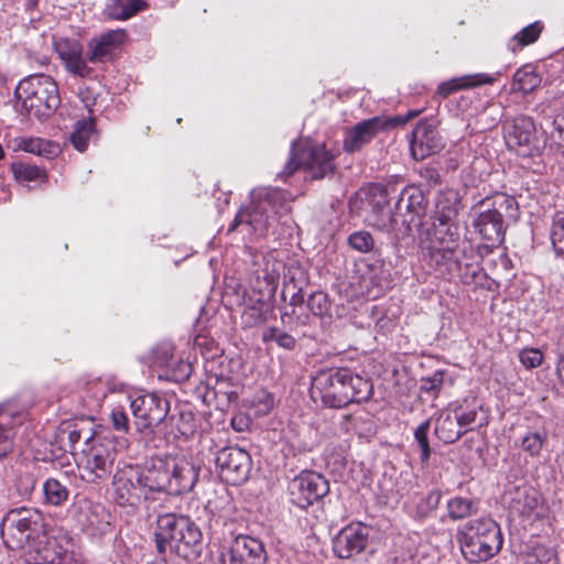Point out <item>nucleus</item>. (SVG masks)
I'll use <instances>...</instances> for the list:
<instances>
[{"mask_svg":"<svg viewBox=\"0 0 564 564\" xmlns=\"http://www.w3.org/2000/svg\"><path fill=\"white\" fill-rule=\"evenodd\" d=\"M45 501L52 506H61L68 498V489L57 479L50 478L43 485Z\"/></svg>","mask_w":564,"mask_h":564,"instance_id":"40","label":"nucleus"},{"mask_svg":"<svg viewBox=\"0 0 564 564\" xmlns=\"http://www.w3.org/2000/svg\"><path fill=\"white\" fill-rule=\"evenodd\" d=\"M116 455L113 437L101 434L87 436L78 462L82 478L93 484L106 480L111 474Z\"/></svg>","mask_w":564,"mask_h":564,"instance_id":"6","label":"nucleus"},{"mask_svg":"<svg viewBox=\"0 0 564 564\" xmlns=\"http://www.w3.org/2000/svg\"><path fill=\"white\" fill-rule=\"evenodd\" d=\"M219 477L227 484L238 486L245 482L251 470V457L238 446L219 449L215 457Z\"/></svg>","mask_w":564,"mask_h":564,"instance_id":"14","label":"nucleus"},{"mask_svg":"<svg viewBox=\"0 0 564 564\" xmlns=\"http://www.w3.org/2000/svg\"><path fill=\"white\" fill-rule=\"evenodd\" d=\"M519 358L525 368L531 369L541 365L543 356L539 349L530 348L521 350Z\"/></svg>","mask_w":564,"mask_h":564,"instance_id":"50","label":"nucleus"},{"mask_svg":"<svg viewBox=\"0 0 564 564\" xmlns=\"http://www.w3.org/2000/svg\"><path fill=\"white\" fill-rule=\"evenodd\" d=\"M529 564H558L555 553L551 550H539L530 557Z\"/></svg>","mask_w":564,"mask_h":564,"instance_id":"54","label":"nucleus"},{"mask_svg":"<svg viewBox=\"0 0 564 564\" xmlns=\"http://www.w3.org/2000/svg\"><path fill=\"white\" fill-rule=\"evenodd\" d=\"M467 403L468 400L464 399L462 402L456 401L449 404L453 414L455 415L462 430H465V433L469 430H473L471 425L476 422L478 410L481 408L477 404L469 406Z\"/></svg>","mask_w":564,"mask_h":564,"instance_id":"34","label":"nucleus"},{"mask_svg":"<svg viewBox=\"0 0 564 564\" xmlns=\"http://www.w3.org/2000/svg\"><path fill=\"white\" fill-rule=\"evenodd\" d=\"M556 373L560 380L564 383V354L561 355L557 367H556Z\"/></svg>","mask_w":564,"mask_h":564,"instance_id":"57","label":"nucleus"},{"mask_svg":"<svg viewBox=\"0 0 564 564\" xmlns=\"http://www.w3.org/2000/svg\"><path fill=\"white\" fill-rule=\"evenodd\" d=\"M184 367H185L187 370H189V365H187V364H186V365H184Z\"/></svg>","mask_w":564,"mask_h":564,"instance_id":"61","label":"nucleus"},{"mask_svg":"<svg viewBox=\"0 0 564 564\" xmlns=\"http://www.w3.org/2000/svg\"><path fill=\"white\" fill-rule=\"evenodd\" d=\"M21 421L20 414L0 406V460L12 452L17 433L15 429Z\"/></svg>","mask_w":564,"mask_h":564,"instance_id":"26","label":"nucleus"},{"mask_svg":"<svg viewBox=\"0 0 564 564\" xmlns=\"http://www.w3.org/2000/svg\"><path fill=\"white\" fill-rule=\"evenodd\" d=\"M15 97L22 108L37 118L48 117L59 105L56 83L47 75H32L19 83Z\"/></svg>","mask_w":564,"mask_h":564,"instance_id":"7","label":"nucleus"},{"mask_svg":"<svg viewBox=\"0 0 564 564\" xmlns=\"http://www.w3.org/2000/svg\"><path fill=\"white\" fill-rule=\"evenodd\" d=\"M505 129L506 143L510 149L518 151L520 148L530 147L534 139L535 126L529 117L518 116Z\"/></svg>","mask_w":564,"mask_h":564,"instance_id":"25","label":"nucleus"},{"mask_svg":"<svg viewBox=\"0 0 564 564\" xmlns=\"http://www.w3.org/2000/svg\"><path fill=\"white\" fill-rule=\"evenodd\" d=\"M267 553L263 543L250 535H238L221 555V564H264Z\"/></svg>","mask_w":564,"mask_h":564,"instance_id":"17","label":"nucleus"},{"mask_svg":"<svg viewBox=\"0 0 564 564\" xmlns=\"http://www.w3.org/2000/svg\"><path fill=\"white\" fill-rule=\"evenodd\" d=\"M556 126V131L560 135V139L564 142V117H561L554 121Z\"/></svg>","mask_w":564,"mask_h":564,"instance_id":"58","label":"nucleus"},{"mask_svg":"<svg viewBox=\"0 0 564 564\" xmlns=\"http://www.w3.org/2000/svg\"><path fill=\"white\" fill-rule=\"evenodd\" d=\"M444 380L443 371H435L431 377L423 378L421 381V390L426 393L438 394Z\"/></svg>","mask_w":564,"mask_h":564,"instance_id":"49","label":"nucleus"},{"mask_svg":"<svg viewBox=\"0 0 564 564\" xmlns=\"http://www.w3.org/2000/svg\"><path fill=\"white\" fill-rule=\"evenodd\" d=\"M268 304L261 297L249 299L242 313V323L248 327H253L265 322Z\"/></svg>","mask_w":564,"mask_h":564,"instance_id":"35","label":"nucleus"},{"mask_svg":"<svg viewBox=\"0 0 564 564\" xmlns=\"http://www.w3.org/2000/svg\"><path fill=\"white\" fill-rule=\"evenodd\" d=\"M456 541L465 560L476 563L494 557L502 547V534L496 521L479 518L458 528Z\"/></svg>","mask_w":564,"mask_h":564,"instance_id":"5","label":"nucleus"},{"mask_svg":"<svg viewBox=\"0 0 564 564\" xmlns=\"http://www.w3.org/2000/svg\"><path fill=\"white\" fill-rule=\"evenodd\" d=\"M373 191V196L378 197V199L372 205V212L369 217V221L372 224V226L382 231H391L395 227L397 219L394 218L388 205L387 192L379 187H376Z\"/></svg>","mask_w":564,"mask_h":564,"instance_id":"27","label":"nucleus"},{"mask_svg":"<svg viewBox=\"0 0 564 564\" xmlns=\"http://www.w3.org/2000/svg\"><path fill=\"white\" fill-rule=\"evenodd\" d=\"M250 205L236 215L228 231L243 226L248 232L262 237L279 219L290 212L286 194L278 188L259 187L250 194Z\"/></svg>","mask_w":564,"mask_h":564,"instance_id":"2","label":"nucleus"},{"mask_svg":"<svg viewBox=\"0 0 564 564\" xmlns=\"http://www.w3.org/2000/svg\"><path fill=\"white\" fill-rule=\"evenodd\" d=\"M170 352H171V351H170V349H166V350L164 351V359H163V360H161V359H159V358L156 359V362H158L161 367H167V368H169V367H171V362H170V360H169Z\"/></svg>","mask_w":564,"mask_h":564,"instance_id":"59","label":"nucleus"},{"mask_svg":"<svg viewBox=\"0 0 564 564\" xmlns=\"http://www.w3.org/2000/svg\"><path fill=\"white\" fill-rule=\"evenodd\" d=\"M75 519L83 530L89 534H105L110 529L111 516L99 502L80 499L75 506Z\"/></svg>","mask_w":564,"mask_h":564,"instance_id":"18","label":"nucleus"},{"mask_svg":"<svg viewBox=\"0 0 564 564\" xmlns=\"http://www.w3.org/2000/svg\"><path fill=\"white\" fill-rule=\"evenodd\" d=\"M544 441L545 437L541 433L533 432L523 437L521 446L522 449L528 452L531 456H536L540 454Z\"/></svg>","mask_w":564,"mask_h":564,"instance_id":"48","label":"nucleus"},{"mask_svg":"<svg viewBox=\"0 0 564 564\" xmlns=\"http://www.w3.org/2000/svg\"><path fill=\"white\" fill-rule=\"evenodd\" d=\"M431 427V421L425 420L414 431V438L421 449V462L426 464L430 459L431 448L427 434Z\"/></svg>","mask_w":564,"mask_h":564,"instance_id":"44","label":"nucleus"},{"mask_svg":"<svg viewBox=\"0 0 564 564\" xmlns=\"http://www.w3.org/2000/svg\"><path fill=\"white\" fill-rule=\"evenodd\" d=\"M42 514L30 508L10 510L1 523V536L9 549L26 546L40 535Z\"/></svg>","mask_w":564,"mask_h":564,"instance_id":"9","label":"nucleus"},{"mask_svg":"<svg viewBox=\"0 0 564 564\" xmlns=\"http://www.w3.org/2000/svg\"><path fill=\"white\" fill-rule=\"evenodd\" d=\"M93 132L94 121L91 119L77 121L70 135L74 148L84 152L88 147Z\"/></svg>","mask_w":564,"mask_h":564,"instance_id":"39","label":"nucleus"},{"mask_svg":"<svg viewBox=\"0 0 564 564\" xmlns=\"http://www.w3.org/2000/svg\"><path fill=\"white\" fill-rule=\"evenodd\" d=\"M165 468L166 494L188 492L198 480L199 467L185 456H166Z\"/></svg>","mask_w":564,"mask_h":564,"instance_id":"16","label":"nucleus"},{"mask_svg":"<svg viewBox=\"0 0 564 564\" xmlns=\"http://www.w3.org/2000/svg\"><path fill=\"white\" fill-rule=\"evenodd\" d=\"M142 480L148 492H166V468L165 457L152 460L141 467Z\"/></svg>","mask_w":564,"mask_h":564,"instance_id":"28","label":"nucleus"},{"mask_svg":"<svg viewBox=\"0 0 564 564\" xmlns=\"http://www.w3.org/2000/svg\"><path fill=\"white\" fill-rule=\"evenodd\" d=\"M419 113H420V111H417V110H410V111H408V113L405 116L398 115V116H394V117H391V118H387V120H388V128L403 126L409 120H411L414 117H416Z\"/></svg>","mask_w":564,"mask_h":564,"instance_id":"55","label":"nucleus"},{"mask_svg":"<svg viewBox=\"0 0 564 564\" xmlns=\"http://www.w3.org/2000/svg\"><path fill=\"white\" fill-rule=\"evenodd\" d=\"M262 340L264 343L275 341L279 347L288 350L294 349L296 345V340L292 335L281 332L275 327L267 328L262 334Z\"/></svg>","mask_w":564,"mask_h":564,"instance_id":"43","label":"nucleus"},{"mask_svg":"<svg viewBox=\"0 0 564 564\" xmlns=\"http://www.w3.org/2000/svg\"><path fill=\"white\" fill-rule=\"evenodd\" d=\"M492 80L494 79L490 76L485 74L476 75L473 77L464 76L460 78H453L442 83L437 88V93L446 97L456 90L478 86L480 84H490L492 83Z\"/></svg>","mask_w":564,"mask_h":564,"instance_id":"32","label":"nucleus"},{"mask_svg":"<svg viewBox=\"0 0 564 564\" xmlns=\"http://www.w3.org/2000/svg\"><path fill=\"white\" fill-rule=\"evenodd\" d=\"M551 241L558 256L564 254V212H557L553 217Z\"/></svg>","mask_w":564,"mask_h":564,"instance_id":"42","label":"nucleus"},{"mask_svg":"<svg viewBox=\"0 0 564 564\" xmlns=\"http://www.w3.org/2000/svg\"><path fill=\"white\" fill-rule=\"evenodd\" d=\"M307 307L313 315L323 317L329 313L330 301L324 292H314L307 299Z\"/></svg>","mask_w":564,"mask_h":564,"instance_id":"45","label":"nucleus"},{"mask_svg":"<svg viewBox=\"0 0 564 564\" xmlns=\"http://www.w3.org/2000/svg\"><path fill=\"white\" fill-rule=\"evenodd\" d=\"M300 167H303L314 180L323 178L333 173L335 169L334 155L326 150L324 144L293 142L291 159L286 163L283 174L292 175Z\"/></svg>","mask_w":564,"mask_h":564,"instance_id":"10","label":"nucleus"},{"mask_svg":"<svg viewBox=\"0 0 564 564\" xmlns=\"http://www.w3.org/2000/svg\"><path fill=\"white\" fill-rule=\"evenodd\" d=\"M112 498L120 507L138 509L149 499V492L142 480L141 466L126 464L119 467L112 479Z\"/></svg>","mask_w":564,"mask_h":564,"instance_id":"12","label":"nucleus"},{"mask_svg":"<svg viewBox=\"0 0 564 564\" xmlns=\"http://www.w3.org/2000/svg\"><path fill=\"white\" fill-rule=\"evenodd\" d=\"M421 245L431 265L437 268L447 267L453 261L458 264L456 252L460 246L465 258L473 252L467 248L468 241L460 242L459 225L451 220L433 219L431 227L421 234Z\"/></svg>","mask_w":564,"mask_h":564,"instance_id":"4","label":"nucleus"},{"mask_svg":"<svg viewBox=\"0 0 564 564\" xmlns=\"http://www.w3.org/2000/svg\"><path fill=\"white\" fill-rule=\"evenodd\" d=\"M434 432L445 444H452L465 434L449 406L440 413Z\"/></svg>","mask_w":564,"mask_h":564,"instance_id":"29","label":"nucleus"},{"mask_svg":"<svg viewBox=\"0 0 564 564\" xmlns=\"http://www.w3.org/2000/svg\"><path fill=\"white\" fill-rule=\"evenodd\" d=\"M460 209V196L455 189H446L436 198L433 219L456 221Z\"/></svg>","mask_w":564,"mask_h":564,"instance_id":"30","label":"nucleus"},{"mask_svg":"<svg viewBox=\"0 0 564 564\" xmlns=\"http://www.w3.org/2000/svg\"><path fill=\"white\" fill-rule=\"evenodd\" d=\"M541 83L535 70L530 66H523L518 69L513 76L512 90L529 94L533 91Z\"/></svg>","mask_w":564,"mask_h":564,"instance_id":"36","label":"nucleus"},{"mask_svg":"<svg viewBox=\"0 0 564 564\" xmlns=\"http://www.w3.org/2000/svg\"><path fill=\"white\" fill-rule=\"evenodd\" d=\"M349 246L359 251L368 252L373 248V238L367 231H356L348 238Z\"/></svg>","mask_w":564,"mask_h":564,"instance_id":"47","label":"nucleus"},{"mask_svg":"<svg viewBox=\"0 0 564 564\" xmlns=\"http://www.w3.org/2000/svg\"><path fill=\"white\" fill-rule=\"evenodd\" d=\"M442 148L443 143L437 131L426 122L417 123L410 141L412 156L415 160H423Z\"/></svg>","mask_w":564,"mask_h":564,"instance_id":"23","label":"nucleus"},{"mask_svg":"<svg viewBox=\"0 0 564 564\" xmlns=\"http://www.w3.org/2000/svg\"><path fill=\"white\" fill-rule=\"evenodd\" d=\"M25 560L29 564H84L82 554L66 534L37 535L28 545Z\"/></svg>","mask_w":564,"mask_h":564,"instance_id":"8","label":"nucleus"},{"mask_svg":"<svg viewBox=\"0 0 564 564\" xmlns=\"http://www.w3.org/2000/svg\"><path fill=\"white\" fill-rule=\"evenodd\" d=\"M514 200L505 195L480 200L473 210L476 215L473 226L480 237L492 245L500 243L505 237L502 208H509Z\"/></svg>","mask_w":564,"mask_h":564,"instance_id":"11","label":"nucleus"},{"mask_svg":"<svg viewBox=\"0 0 564 564\" xmlns=\"http://www.w3.org/2000/svg\"><path fill=\"white\" fill-rule=\"evenodd\" d=\"M19 147L25 152L43 156L55 155L58 152V144L41 138H23Z\"/></svg>","mask_w":564,"mask_h":564,"instance_id":"38","label":"nucleus"},{"mask_svg":"<svg viewBox=\"0 0 564 564\" xmlns=\"http://www.w3.org/2000/svg\"><path fill=\"white\" fill-rule=\"evenodd\" d=\"M563 257H564V253H563Z\"/></svg>","mask_w":564,"mask_h":564,"instance_id":"62","label":"nucleus"},{"mask_svg":"<svg viewBox=\"0 0 564 564\" xmlns=\"http://www.w3.org/2000/svg\"><path fill=\"white\" fill-rule=\"evenodd\" d=\"M124 398L126 402L130 404L139 431L152 430L163 423L167 417L170 403L161 395L148 393L138 395L132 400H130L129 397Z\"/></svg>","mask_w":564,"mask_h":564,"instance_id":"13","label":"nucleus"},{"mask_svg":"<svg viewBox=\"0 0 564 564\" xmlns=\"http://www.w3.org/2000/svg\"><path fill=\"white\" fill-rule=\"evenodd\" d=\"M54 47L67 72L82 78L93 75L94 70L88 65L87 56H84V47L79 41L59 39L54 43Z\"/></svg>","mask_w":564,"mask_h":564,"instance_id":"21","label":"nucleus"},{"mask_svg":"<svg viewBox=\"0 0 564 564\" xmlns=\"http://www.w3.org/2000/svg\"><path fill=\"white\" fill-rule=\"evenodd\" d=\"M11 170L14 178L21 184L35 181L44 182L47 177L44 170L25 162L12 163Z\"/></svg>","mask_w":564,"mask_h":564,"instance_id":"37","label":"nucleus"},{"mask_svg":"<svg viewBox=\"0 0 564 564\" xmlns=\"http://www.w3.org/2000/svg\"><path fill=\"white\" fill-rule=\"evenodd\" d=\"M542 30H543V25L538 21L523 28L511 40V42L509 44L510 48L514 52L518 48H521L525 45H530V44L534 43L539 39Z\"/></svg>","mask_w":564,"mask_h":564,"instance_id":"41","label":"nucleus"},{"mask_svg":"<svg viewBox=\"0 0 564 564\" xmlns=\"http://www.w3.org/2000/svg\"><path fill=\"white\" fill-rule=\"evenodd\" d=\"M126 32L111 30L94 36L87 43V59L93 64L107 63L115 58L117 51L126 41Z\"/></svg>","mask_w":564,"mask_h":564,"instance_id":"22","label":"nucleus"},{"mask_svg":"<svg viewBox=\"0 0 564 564\" xmlns=\"http://www.w3.org/2000/svg\"><path fill=\"white\" fill-rule=\"evenodd\" d=\"M442 492L440 490H432L420 502L419 509L422 514H427L436 510L440 506Z\"/></svg>","mask_w":564,"mask_h":564,"instance_id":"51","label":"nucleus"},{"mask_svg":"<svg viewBox=\"0 0 564 564\" xmlns=\"http://www.w3.org/2000/svg\"><path fill=\"white\" fill-rule=\"evenodd\" d=\"M110 421L116 431L123 433L129 431V419L123 408H113L110 413Z\"/></svg>","mask_w":564,"mask_h":564,"instance_id":"52","label":"nucleus"},{"mask_svg":"<svg viewBox=\"0 0 564 564\" xmlns=\"http://www.w3.org/2000/svg\"><path fill=\"white\" fill-rule=\"evenodd\" d=\"M65 436L68 441L69 447L73 449L82 438V430H78L75 426L72 429L70 423L64 424L59 429V437L62 442H64Z\"/></svg>","mask_w":564,"mask_h":564,"instance_id":"53","label":"nucleus"},{"mask_svg":"<svg viewBox=\"0 0 564 564\" xmlns=\"http://www.w3.org/2000/svg\"><path fill=\"white\" fill-rule=\"evenodd\" d=\"M368 536V527L360 522H352L335 535L333 551L339 558H350L365 550Z\"/></svg>","mask_w":564,"mask_h":564,"instance_id":"19","label":"nucleus"},{"mask_svg":"<svg viewBox=\"0 0 564 564\" xmlns=\"http://www.w3.org/2000/svg\"><path fill=\"white\" fill-rule=\"evenodd\" d=\"M540 500L535 492H524L516 501L513 508L523 517H530L539 507Z\"/></svg>","mask_w":564,"mask_h":564,"instance_id":"46","label":"nucleus"},{"mask_svg":"<svg viewBox=\"0 0 564 564\" xmlns=\"http://www.w3.org/2000/svg\"><path fill=\"white\" fill-rule=\"evenodd\" d=\"M446 508L448 517L453 521L469 518L478 512L477 501L465 497H454L449 499Z\"/></svg>","mask_w":564,"mask_h":564,"instance_id":"33","label":"nucleus"},{"mask_svg":"<svg viewBox=\"0 0 564 564\" xmlns=\"http://www.w3.org/2000/svg\"><path fill=\"white\" fill-rule=\"evenodd\" d=\"M156 549L164 553L169 545L183 558H195L199 554L202 532L198 525L187 516L163 513L156 519Z\"/></svg>","mask_w":564,"mask_h":564,"instance_id":"3","label":"nucleus"},{"mask_svg":"<svg viewBox=\"0 0 564 564\" xmlns=\"http://www.w3.org/2000/svg\"><path fill=\"white\" fill-rule=\"evenodd\" d=\"M328 491V480L315 471H302L289 484L290 500L301 509H306L321 500Z\"/></svg>","mask_w":564,"mask_h":564,"instance_id":"15","label":"nucleus"},{"mask_svg":"<svg viewBox=\"0 0 564 564\" xmlns=\"http://www.w3.org/2000/svg\"><path fill=\"white\" fill-rule=\"evenodd\" d=\"M369 379L354 373L347 368L321 370L313 378L311 398L326 408L340 409L352 402L368 401L372 395Z\"/></svg>","mask_w":564,"mask_h":564,"instance_id":"1","label":"nucleus"},{"mask_svg":"<svg viewBox=\"0 0 564 564\" xmlns=\"http://www.w3.org/2000/svg\"><path fill=\"white\" fill-rule=\"evenodd\" d=\"M147 7L144 0H110L106 13L113 20L124 21L142 11Z\"/></svg>","mask_w":564,"mask_h":564,"instance_id":"31","label":"nucleus"},{"mask_svg":"<svg viewBox=\"0 0 564 564\" xmlns=\"http://www.w3.org/2000/svg\"><path fill=\"white\" fill-rule=\"evenodd\" d=\"M155 564H167L165 561H159Z\"/></svg>","mask_w":564,"mask_h":564,"instance_id":"60","label":"nucleus"},{"mask_svg":"<svg viewBox=\"0 0 564 564\" xmlns=\"http://www.w3.org/2000/svg\"><path fill=\"white\" fill-rule=\"evenodd\" d=\"M388 120L386 117H372L362 120L345 132L343 142L344 150L348 153L360 151L369 144L381 131L388 130Z\"/></svg>","mask_w":564,"mask_h":564,"instance_id":"20","label":"nucleus"},{"mask_svg":"<svg viewBox=\"0 0 564 564\" xmlns=\"http://www.w3.org/2000/svg\"><path fill=\"white\" fill-rule=\"evenodd\" d=\"M304 303V294L301 289L294 292L290 299V305L293 307L301 306Z\"/></svg>","mask_w":564,"mask_h":564,"instance_id":"56","label":"nucleus"},{"mask_svg":"<svg viewBox=\"0 0 564 564\" xmlns=\"http://www.w3.org/2000/svg\"><path fill=\"white\" fill-rule=\"evenodd\" d=\"M395 207L400 213L402 210L406 212V216L403 220L404 224L408 226H416L421 224L422 218L425 216L426 199L420 188L410 186L401 192Z\"/></svg>","mask_w":564,"mask_h":564,"instance_id":"24","label":"nucleus"}]
</instances>
